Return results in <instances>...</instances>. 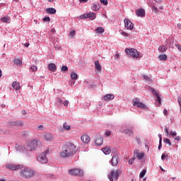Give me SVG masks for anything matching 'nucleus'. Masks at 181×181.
Masks as SVG:
<instances>
[{"label":"nucleus","mask_w":181,"mask_h":181,"mask_svg":"<svg viewBox=\"0 0 181 181\" xmlns=\"http://www.w3.org/2000/svg\"><path fill=\"white\" fill-rule=\"evenodd\" d=\"M157 100H158V104H160V103H161V100H160V96H157Z\"/></svg>","instance_id":"6e6d98bb"},{"label":"nucleus","mask_w":181,"mask_h":181,"mask_svg":"<svg viewBox=\"0 0 181 181\" xmlns=\"http://www.w3.org/2000/svg\"><path fill=\"white\" fill-rule=\"evenodd\" d=\"M124 28H127L128 30H134V24L132 23V21H131V20H129V18H124Z\"/></svg>","instance_id":"9b49d317"},{"label":"nucleus","mask_w":181,"mask_h":181,"mask_svg":"<svg viewBox=\"0 0 181 181\" xmlns=\"http://www.w3.org/2000/svg\"><path fill=\"white\" fill-rule=\"evenodd\" d=\"M152 11L154 12V13H159V11L158 10V7L156 6L153 5L152 6Z\"/></svg>","instance_id":"473e14b6"},{"label":"nucleus","mask_w":181,"mask_h":181,"mask_svg":"<svg viewBox=\"0 0 181 181\" xmlns=\"http://www.w3.org/2000/svg\"><path fill=\"white\" fill-rule=\"evenodd\" d=\"M69 175L72 176H83L84 172L81 169L74 168L72 170H69Z\"/></svg>","instance_id":"0eeeda50"},{"label":"nucleus","mask_w":181,"mask_h":181,"mask_svg":"<svg viewBox=\"0 0 181 181\" xmlns=\"http://www.w3.org/2000/svg\"><path fill=\"white\" fill-rule=\"evenodd\" d=\"M23 115H26L27 112L26 110H22Z\"/></svg>","instance_id":"e2e57ef3"},{"label":"nucleus","mask_w":181,"mask_h":181,"mask_svg":"<svg viewBox=\"0 0 181 181\" xmlns=\"http://www.w3.org/2000/svg\"><path fill=\"white\" fill-rule=\"evenodd\" d=\"M158 59L163 62H166L168 60V55L166 54H160L158 56Z\"/></svg>","instance_id":"c85d7f7f"},{"label":"nucleus","mask_w":181,"mask_h":181,"mask_svg":"<svg viewBox=\"0 0 181 181\" xmlns=\"http://www.w3.org/2000/svg\"><path fill=\"white\" fill-rule=\"evenodd\" d=\"M125 52L127 53V54L131 56L132 57H134V59L139 58V52H138V50H136V49L127 48L125 49Z\"/></svg>","instance_id":"39448f33"},{"label":"nucleus","mask_w":181,"mask_h":181,"mask_svg":"<svg viewBox=\"0 0 181 181\" xmlns=\"http://www.w3.org/2000/svg\"><path fill=\"white\" fill-rule=\"evenodd\" d=\"M162 148V141H159V146H158V149Z\"/></svg>","instance_id":"4d7b16f0"},{"label":"nucleus","mask_w":181,"mask_h":181,"mask_svg":"<svg viewBox=\"0 0 181 181\" xmlns=\"http://www.w3.org/2000/svg\"><path fill=\"white\" fill-rule=\"evenodd\" d=\"M145 175H146V170H143L139 175V177L141 179L144 178V176H145Z\"/></svg>","instance_id":"72a5a7b5"},{"label":"nucleus","mask_w":181,"mask_h":181,"mask_svg":"<svg viewBox=\"0 0 181 181\" xmlns=\"http://www.w3.org/2000/svg\"><path fill=\"white\" fill-rule=\"evenodd\" d=\"M35 175H36V173H35V170L28 167L23 166V168L21 169V171H20V176L21 177H23V179H29L33 176H35Z\"/></svg>","instance_id":"f03ea898"},{"label":"nucleus","mask_w":181,"mask_h":181,"mask_svg":"<svg viewBox=\"0 0 181 181\" xmlns=\"http://www.w3.org/2000/svg\"><path fill=\"white\" fill-rule=\"evenodd\" d=\"M178 104L181 107V96L178 97L177 98Z\"/></svg>","instance_id":"603ef678"},{"label":"nucleus","mask_w":181,"mask_h":181,"mask_svg":"<svg viewBox=\"0 0 181 181\" xmlns=\"http://www.w3.org/2000/svg\"><path fill=\"white\" fill-rule=\"evenodd\" d=\"M111 164L113 166H117V165H118V156L117 155L112 156L111 160Z\"/></svg>","instance_id":"a211bd4d"},{"label":"nucleus","mask_w":181,"mask_h":181,"mask_svg":"<svg viewBox=\"0 0 181 181\" xmlns=\"http://www.w3.org/2000/svg\"><path fill=\"white\" fill-rule=\"evenodd\" d=\"M175 141H180V136H177L175 138Z\"/></svg>","instance_id":"bf43d9fd"},{"label":"nucleus","mask_w":181,"mask_h":181,"mask_svg":"<svg viewBox=\"0 0 181 181\" xmlns=\"http://www.w3.org/2000/svg\"><path fill=\"white\" fill-rule=\"evenodd\" d=\"M158 138H159V142H162V134H158Z\"/></svg>","instance_id":"5fc2aeb1"},{"label":"nucleus","mask_w":181,"mask_h":181,"mask_svg":"<svg viewBox=\"0 0 181 181\" xmlns=\"http://www.w3.org/2000/svg\"><path fill=\"white\" fill-rule=\"evenodd\" d=\"M12 87L14 88V90H19L21 88V85L17 81H14L12 83Z\"/></svg>","instance_id":"bb28decb"},{"label":"nucleus","mask_w":181,"mask_h":181,"mask_svg":"<svg viewBox=\"0 0 181 181\" xmlns=\"http://www.w3.org/2000/svg\"><path fill=\"white\" fill-rule=\"evenodd\" d=\"M104 140H103V137L101 136H98L95 141V144L97 145V146H101Z\"/></svg>","instance_id":"f3484780"},{"label":"nucleus","mask_w":181,"mask_h":181,"mask_svg":"<svg viewBox=\"0 0 181 181\" xmlns=\"http://www.w3.org/2000/svg\"><path fill=\"white\" fill-rule=\"evenodd\" d=\"M6 168L11 170H21V169H23V165L9 163L6 165Z\"/></svg>","instance_id":"423d86ee"},{"label":"nucleus","mask_w":181,"mask_h":181,"mask_svg":"<svg viewBox=\"0 0 181 181\" xmlns=\"http://www.w3.org/2000/svg\"><path fill=\"white\" fill-rule=\"evenodd\" d=\"M79 2L81 4L82 2L86 3L88 2V0H79Z\"/></svg>","instance_id":"052dcab7"},{"label":"nucleus","mask_w":181,"mask_h":181,"mask_svg":"<svg viewBox=\"0 0 181 181\" xmlns=\"http://www.w3.org/2000/svg\"><path fill=\"white\" fill-rule=\"evenodd\" d=\"M133 105L134 107H138V108H141V110H146V105L143 103L139 102L138 98L133 99Z\"/></svg>","instance_id":"1a4fd4ad"},{"label":"nucleus","mask_w":181,"mask_h":181,"mask_svg":"<svg viewBox=\"0 0 181 181\" xmlns=\"http://www.w3.org/2000/svg\"><path fill=\"white\" fill-rule=\"evenodd\" d=\"M161 159H162V160H165V159H166V155L165 154H162Z\"/></svg>","instance_id":"864d4df0"},{"label":"nucleus","mask_w":181,"mask_h":181,"mask_svg":"<svg viewBox=\"0 0 181 181\" xmlns=\"http://www.w3.org/2000/svg\"><path fill=\"white\" fill-rule=\"evenodd\" d=\"M134 157L137 158L139 160H142L145 155L144 153H139V150L138 149L134 150Z\"/></svg>","instance_id":"f8f14e48"},{"label":"nucleus","mask_w":181,"mask_h":181,"mask_svg":"<svg viewBox=\"0 0 181 181\" xmlns=\"http://www.w3.org/2000/svg\"><path fill=\"white\" fill-rule=\"evenodd\" d=\"M157 4H161L162 0H155Z\"/></svg>","instance_id":"0e129e2a"},{"label":"nucleus","mask_w":181,"mask_h":181,"mask_svg":"<svg viewBox=\"0 0 181 181\" xmlns=\"http://www.w3.org/2000/svg\"><path fill=\"white\" fill-rule=\"evenodd\" d=\"M37 140H31L27 142L26 149L29 152H32V151H36V148L38 146Z\"/></svg>","instance_id":"20e7f679"},{"label":"nucleus","mask_w":181,"mask_h":181,"mask_svg":"<svg viewBox=\"0 0 181 181\" xmlns=\"http://www.w3.org/2000/svg\"><path fill=\"white\" fill-rule=\"evenodd\" d=\"M58 101L60 103V104H62V103H63V100L58 98Z\"/></svg>","instance_id":"774afa93"},{"label":"nucleus","mask_w":181,"mask_h":181,"mask_svg":"<svg viewBox=\"0 0 181 181\" xmlns=\"http://www.w3.org/2000/svg\"><path fill=\"white\" fill-rule=\"evenodd\" d=\"M122 133L124 134L125 135H129V136H131V135H134V132H132V128L130 129L122 130Z\"/></svg>","instance_id":"6ab92c4d"},{"label":"nucleus","mask_w":181,"mask_h":181,"mask_svg":"<svg viewBox=\"0 0 181 181\" xmlns=\"http://www.w3.org/2000/svg\"><path fill=\"white\" fill-rule=\"evenodd\" d=\"M165 132H166L167 135H169V130L168 129V128L165 129Z\"/></svg>","instance_id":"680f3d73"},{"label":"nucleus","mask_w":181,"mask_h":181,"mask_svg":"<svg viewBox=\"0 0 181 181\" xmlns=\"http://www.w3.org/2000/svg\"><path fill=\"white\" fill-rule=\"evenodd\" d=\"M47 154V151H45L38 155V156L37 157V160H38V162H40L41 163H47L48 160L47 157L46 156Z\"/></svg>","instance_id":"6e6552de"},{"label":"nucleus","mask_w":181,"mask_h":181,"mask_svg":"<svg viewBox=\"0 0 181 181\" xmlns=\"http://www.w3.org/2000/svg\"><path fill=\"white\" fill-rule=\"evenodd\" d=\"M100 6L95 3L92 4L91 9L92 11H95V12H97L98 11H100Z\"/></svg>","instance_id":"393cba45"},{"label":"nucleus","mask_w":181,"mask_h":181,"mask_svg":"<svg viewBox=\"0 0 181 181\" xmlns=\"http://www.w3.org/2000/svg\"><path fill=\"white\" fill-rule=\"evenodd\" d=\"M135 159H136V158L134 156L132 158L129 159V164L132 165L134 163V162H135Z\"/></svg>","instance_id":"79ce46f5"},{"label":"nucleus","mask_w":181,"mask_h":181,"mask_svg":"<svg viewBox=\"0 0 181 181\" xmlns=\"http://www.w3.org/2000/svg\"><path fill=\"white\" fill-rule=\"evenodd\" d=\"M24 46H25V47H29V43H25V44H24Z\"/></svg>","instance_id":"69168bd1"},{"label":"nucleus","mask_w":181,"mask_h":181,"mask_svg":"<svg viewBox=\"0 0 181 181\" xmlns=\"http://www.w3.org/2000/svg\"><path fill=\"white\" fill-rule=\"evenodd\" d=\"M71 78L74 81L77 80V74H76L74 72H71Z\"/></svg>","instance_id":"2f4dec72"},{"label":"nucleus","mask_w":181,"mask_h":181,"mask_svg":"<svg viewBox=\"0 0 181 181\" xmlns=\"http://www.w3.org/2000/svg\"><path fill=\"white\" fill-rule=\"evenodd\" d=\"M143 78H144V80H146V81H151V77L146 76V75H144L143 76Z\"/></svg>","instance_id":"a19ab883"},{"label":"nucleus","mask_w":181,"mask_h":181,"mask_svg":"<svg viewBox=\"0 0 181 181\" xmlns=\"http://www.w3.org/2000/svg\"><path fill=\"white\" fill-rule=\"evenodd\" d=\"M101 4H103V5H108V1L107 0H100Z\"/></svg>","instance_id":"37998d69"},{"label":"nucleus","mask_w":181,"mask_h":181,"mask_svg":"<svg viewBox=\"0 0 181 181\" xmlns=\"http://www.w3.org/2000/svg\"><path fill=\"white\" fill-rule=\"evenodd\" d=\"M63 104L64 107H69V100H64Z\"/></svg>","instance_id":"de8ad7c7"},{"label":"nucleus","mask_w":181,"mask_h":181,"mask_svg":"<svg viewBox=\"0 0 181 181\" xmlns=\"http://www.w3.org/2000/svg\"><path fill=\"white\" fill-rule=\"evenodd\" d=\"M95 69L96 70H98V71H101L102 70V67H101V65L100 64V62L98 61H95Z\"/></svg>","instance_id":"a878e982"},{"label":"nucleus","mask_w":181,"mask_h":181,"mask_svg":"<svg viewBox=\"0 0 181 181\" xmlns=\"http://www.w3.org/2000/svg\"><path fill=\"white\" fill-rule=\"evenodd\" d=\"M3 23H11V18L9 16H4L1 18Z\"/></svg>","instance_id":"4be33fe9"},{"label":"nucleus","mask_w":181,"mask_h":181,"mask_svg":"<svg viewBox=\"0 0 181 181\" xmlns=\"http://www.w3.org/2000/svg\"><path fill=\"white\" fill-rule=\"evenodd\" d=\"M164 142H166V144H168L170 146H172V142H170L169 139L164 138Z\"/></svg>","instance_id":"58836bf2"},{"label":"nucleus","mask_w":181,"mask_h":181,"mask_svg":"<svg viewBox=\"0 0 181 181\" xmlns=\"http://www.w3.org/2000/svg\"><path fill=\"white\" fill-rule=\"evenodd\" d=\"M105 101L107 100H114V95L113 94H109V95H106L103 97Z\"/></svg>","instance_id":"b1692460"},{"label":"nucleus","mask_w":181,"mask_h":181,"mask_svg":"<svg viewBox=\"0 0 181 181\" xmlns=\"http://www.w3.org/2000/svg\"><path fill=\"white\" fill-rule=\"evenodd\" d=\"M163 114L164 115H168V110L166 109H164Z\"/></svg>","instance_id":"13d9d810"},{"label":"nucleus","mask_w":181,"mask_h":181,"mask_svg":"<svg viewBox=\"0 0 181 181\" xmlns=\"http://www.w3.org/2000/svg\"><path fill=\"white\" fill-rule=\"evenodd\" d=\"M170 135H172V136H176L177 134L175 132H170Z\"/></svg>","instance_id":"3c124183"},{"label":"nucleus","mask_w":181,"mask_h":181,"mask_svg":"<svg viewBox=\"0 0 181 181\" xmlns=\"http://www.w3.org/2000/svg\"><path fill=\"white\" fill-rule=\"evenodd\" d=\"M10 127H23V122L21 121H15V122H10L8 123Z\"/></svg>","instance_id":"4468645a"},{"label":"nucleus","mask_w":181,"mask_h":181,"mask_svg":"<svg viewBox=\"0 0 181 181\" xmlns=\"http://www.w3.org/2000/svg\"><path fill=\"white\" fill-rule=\"evenodd\" d=\"M121 173H122L121 170H113L108 174L107 177L110 181L118 180V177H119Z\"/></svg>","instance_id":"7ed1b4c3"},{"label":"nucleus","mask_w":181,"mask_h":181,"mask_svg":"<svg viewBox=\"0 0 181 181\" xmlns=\"http://www.w3.org/2000/svg\"><path fill=\"white\" fill-rule=\"evenodd\" d=\"M81 139L82 141V142H83V144H88V142H90V139L88 136V135L86 134H83L81 137Z\"/></svg>","instance_id":"dca6fc26"},{"label":"nucleus","mask_w":181,"mask_h":181,"mask_svg":"<svg viewBox=\"0 0 181 181\" xmlns=\"http://www.w3.org/2000/svg\"><path fill=\"white\" fill-rule=\"evenodd\" d=\"M46 12L50 15H54V13H56V10L54 8H46Z\"/></svg>","instance_id":"5701e85b"},{"label":"nucleus","mask_w":181,"mask_h":181,"mask_svg":"<svg viewBox=\"0 0 181 181\" xmlns=\"http://www.w3.org/2000/svg\"><path fill=\"white\" fill-rule=\"evenodd\" d=\"M36 129L37 131H45V127L40 124L36 128Z\"/></svg>","instance_id":"c9c22d12"},{"label":"nucleus","mask_w":181,"mask_h":181,"mask_svg":"<svg viewBox=\"0 0 181 181\" xmlns=\"http://www.w3.org/2000/svg\"><path fill=\"white\" fill-rule=\"evenodd\" d=\"M102 151L105 153V155H110L111 153V148H110L109 146H106L102 148Z\"/></svg>","instance_id":"412c9836"},{"label":"nucleus","mask_w":181,"mask_h":181,"mask_svg":"<svg viewBox=\"0 0 181 181\" xmlns=\"http://www.w3.org/2000/svg\"><path fill=\"white\" fill-rule=\"evenodd\" d=\"M80 19H88L90 18V21H94V19H95L96 16H95V13H85L83 15L80 16Z\"/></svg>","instance_id":"9d476101"},{"label":"nucleus","mask_w":181,"mask_h":181,"mask_svg":"<svg viewBox=\"0 0 181 181\" xmlns=\"http://www.w3.org/2000/svg\"><path fill=\"white\" fill-rule=\"evenodd\" d=\"M75 35H76V30H73L69 32V36L71 37H74Z\"/></svg>","instance_id":"e433bc0d"},{"label":"nucleus","mask_w":181,"mask_h":181,"mask_svg":"<svg viewBox=\"0 0 181 181\" xmlns=\"http://www.w3.org/2000/svg\"><path fill=\"white\" fill-rule=\"evenodd\" d=\"M158 50L160 52H161L162 53H165V52H166V50H168V47H166L165 45H160L158 47Z\"/></svg>","instance_id":"cd10ccee"},{"label":"nucleus","mask_w":181,"mask_h":181,"mask_svg":"<svg viewBox=\"0 0 181 181\" xmlns=\"http://www.w3.org/2000/svg\"><path fill=\"white\" fill-rule=\"evenodd\" d=\"M136 15H137V16H140L141 18L145 17V15H146L145 10H144V8L137 9L136 11Z\"/></svg>","instance_id":"2eb2a0df"},{"label":"nucleus","mask_w":181,"mask_h":181,"mask_svg":"<svg viewBox=\"0 0 181 181\" xmlns=\"http://www.w3.org/2000/svg\"><path fill=\"white\" fill-rule=\"evenodd\" d=\"M175 47H177L179 52H181V45L179 44H175Z\"/></svg>","instance_id":"09e8293b"},{"label":"nucleus","mask_w":181,"mask_h":181,"mask_svg":"<svg viewBox=\"0 0 181 181\" xmlns=\"http://www.w3.org/2000/svg\"><path fill=\"white\" fill-rule=\"evenodd\" d=\"M105 135V136H110L111 135V131L106 132Z\"/></svg>","instance_id":"8fccbe9b"},{"label":"nucleus","mask_w":181,"mask_h":181,"mask_svg":"<svg viewBox=\"0 0 181 181\" xmlns=\"http://www.w3.org/2000/svg\"><path fill=\"white\" fill-rule=\"evenodd\" d=\"M61 71H69V68L67 67V66H62V67L61 68Z\"/></svg>","instance_id":"ea45409f"},{"label":"nucleus","mask_w":181,"mask_h":181,"mask_svg":"<svg viewBox=\"0 0 181 181\" xmlns=\"http://www.w3.org/2000/svg\"><path fill=\"white\" fill-rule=\"evenodd\" d=\"M153 95H156V97L159 96V93L158 92H156V90H155V89H153Z\"/></svg>","instance_id":"a18cd8bd"},{"label":"nucleus","mask_w":181,"mask_h":181,"mask_svg":"<svg viewBox=\"0 0 181 181\" xmlns=\"http://www.w3.org/2000/svg\"><path fill=\"white\" fill-rule=\"evenodd\" d=\"M177 28H178V29H181V23L177 24Z\"/></svg>","instance_id":"338daca9"},{"label":"nucleus","mask_w":181,"mask_h":181,"mask_svg":"<svg viewBox=\"0 0 181 181\" xmlns=\"http://www.w3.org/2000/svg\"><path fill=\"white\" fill-rule=\"evenodd\" d=\"M42 21H44V22H50V17H45L42 18Z\"/></svg>","instance_id":"c03bdc74"},{"label":"nucleus","mask_w":181,"mask_h":181,"mask_svg":"<svg viewBox=\"0 0 181 181\" xmlns=\"http://www.w3.org/2000/svg\"><path fill=\"white\" fill-rule=\"evenodd\" d=\"M42 139L47 141H53V135L50 133H45L42 136Z\"/></svg>","instance_id":"ddd939ff"},{"label":"nucleus","mask_w":181,"mask_h":181,"mask_svg":"<svg viewBox=\"0 0 181 181\" xmlns=\"http://www.w3.org/2000/svg\"><path fill=\"white\" fill-rule=\"evenodd\" d=\"M48 69L49 71H56L57 68L56 67V64L51 63L48 65Z\"/></svg>","instance_id":"aec40b11"},{"label":"nucleus","mask_w":181,"mask_h":181,"mask_svg":"<svg viewBox=\"0 0 181 181\" xmlns=\"http://www.w3.org/2000/svg\"><path fill=\"white\" fill-rule=\"evenodd\" d=\"M95 32L96 33H104V28H103V27H99V28H96L95 30Z\"/></svg>","instance_id":"c756f323"},{"label":"nucleus","mask_w":181,"mask_h":181,"mask_svg":"<svg viewBox=\"0 0 181 181\" xmlns=\"http://www.w3.org/2000/svg\"><path fill=\"white\" fill-rule=\"evenodd\" d=\"M30 70H32V71H37V66L36 65H33L30 67Z\"/></svg>","instance_id":"4c0bfd02"},{"label":"nucleus","mask_w":181,"mask_h":181,"mask_svg":"<svg viewBox=\"0 0 181 181\" xmlns=\"http://www.w3.org/2000/svg\"><path fill=\"white\" fill-rule=\"evenodd\" d=\"M76 153V145L73 143H68L62 146V151L59 153L60 158H70Z\"/></svg>","instance_id":"f257e3e1"},{"label":"nucleus","mask_w":181,"mask_h":181,"mask_svg":"<svg viewBox=\"0 0 181 181\" xmlns=\"http://www.w3.org/2000/svg\"><path fill=\"white\" fill-rule=\"evenodd\" d=\"M120 34L122 35V36H125V37H127L128 36V34L125 32V31H122L120 33Z\"/></svg>","instance_id":"49530a36"},{"label":"nucleus","mask_w":181,"mask_h":181,"mask_svg":"<svg viewBox=\"0 0 181 181\" xmlns=\"http://www.w3.org/2000/svg\"><path fill=\"white\" fill-rule=\"evenodd\" d=\"M13 63L14 64H17L18 66H21V64H22V60L19 59L18 58H15L13 60Z\"/></svg>","instance_id":"7c9ffc66"},{"label":"nucleus","mask_w":181,"mask_h":181,"mask_svg":"<svg viewBox=\"0 0 181 181\" xmlns=\"http://www.w3.org/2000/svg\"><path fill=\"white\" fill-rule=\"evenodd\" d=\"M63 128L65 131H70V126L67 125L66 122L64 123Z\"/></svg>","instance_id":"f704fd0d"}]
</instances>
